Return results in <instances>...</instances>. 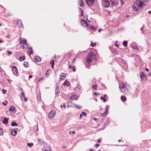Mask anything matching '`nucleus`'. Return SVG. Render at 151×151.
<instances>
[{"mask_svg":"<svg viewBox=\"0 0 151 151\" xmlns=\"http://www.w3.org/2000/svg\"><path fill=\"white\" fill-rule=\"evenodd\" d=\"M101 142V140L100 139H98L97 140V142L98 143H100Z\"/></svg>","mask_w":151,"mask_h":151,"instance_id":"nucleus-59","label":"nucleus"},{"mask_svg":"<svg viewBox=\"0 0 151 151\" xmlns=\"http://www.w3.org/2000/svg\"><path fill=\"white\" fill-rule=\"evenodd\" d=\"M110 2L111 3V5L112 6H116L118 4V2L117 1H114V0H111Z\"/></svg>","mask_w":151,"mask_h":151,"instance_id":"nucleus-11","label":"nucleus"},{"mask_svg":"<svg viewBox=\"0 0 151 151\" xmlns=\"http://www.w3.org/2000/svg\"><path fill=\"white\" fill-rule=\"evenodd\" d=\"M2 91L3 92V93L4 94H5L6 93V91L5 90H4V89H3L2 90Z\"/></svg>","mask_w":151,"mask_h":151,"instance_id":"nucleus-47","label":"nucleus"},{"mask_svg":"<svg viewBox=\"0 0 151 151\" xmlns=\"http://www.w3.org/2000/svg\"><path fill=\"white\" fill-rule=\"evenodd\" d=\"M121 99L122 101L123 102H124L126 101L127 98L125 96H121Z\"/></svg>","mask_w":151,"mask_h":151,"instance_id":"nucleus-22","label":"nucleus"},{"mask_svg":"<svg viewBox=\"0 0 151 151\" xmlns=\"http://www.w3.org/2000/svg\"><path fill=\"white\" fill-rule=\"evenodd\" d=\"M148 13L149 14H151V10H150V11H149L148 12Z\"/></svg>","mask_w":151,"mask_h":151,"instance_id":"nucleus-64","label":"nucleus"},{"mask_svg":"<svg viewBox=\"0 0 151 151\" xmlns=\"http://www.w3.org/2000/svg\"><path fill=\"white\" fill-rule=\"evenodd\" d=\"M70 98L72 100H73V99H76V100H77L76 96L75 95H72L70 97Z\"/></svg>","mask_w":151,"mask_h":151,"instance_id":"nucleus-23","label":"nucleus"},{"mask_svg":"<svg viewBox=\"0 0 151 151\" xmlns=\"http://www.w3.org/2000/svg\"><path fill=\"white\" fill-rule=\"evenodd\" d=\"M99 146V144H96L95 145V146L96 147H98Z\"/></svg>","mask_w":151,"mask_h":151,"instance_id":"nucleus-54","label":"nucleus"},{"mask_svg":"<svg viewBox=\"0 0 151 151\" xmlns=\"http://www.w3.org/2000/svg\"><path fill=\"white\" fill-rule=\"evenodd\" d=\"M7 53L9 55H11L12 54V52L11 51H10L9 50L7 51Z\"/></svg>","mask_w":151,"mask_h":151,"instance_id":"nucleus-45","label":"nucleus"},{"mask_svg":"<svg viewBox=\"0 0 151 151\" xmlns=\"http://www.w3.org/2000/svg\"><path fill=\"white\" fill-rule=\"evenodd\" d=\"M139 1V0H137L134 3L132 6L133 10L135 12H138L144 6L142 3Z\"/></svg>","mask_w":151,"mask_h":151,"instance_id":"nucleus-1","label":"nucleus"},{"mask_svg":"<svg viewBox=\"0 0 151 151\" xmlns=\"http://www.w3.org/2000/svg\"><path fill=\"white\" fill-rule=\"evenodd\" d=\"M101 31H102V29H99L98 30L99 32H100Z\"/></svg>","mask_w":151,"mask_h":151,"instance_id":"nucleus-63","label":"nucleus"},{"mask_svg":"<svg viewBox=\"0 0 151 151\" xmlns=\"http://www.w3.org/2000/svg\"><path fill=\"white\" fill-rule=\"evenodd\" d=\"M81 25L84 27H86L88 26V24L86 21L84 20H81Z\"/></svg>","mask_w":151,"mask_h":151,"instance_id":"nucleus-7","label":"nucleus"},{"mask_svg":"<svg viewBox=\"0 0 151 151\" xmlns=\"http://www.w3.org/2000/svg\"><path fill=\"white\" fill-rule=\"evenodd\" d=\"M25 59L24 56H21L19 58V60L20 61H23Z\"/></svg>","mask_w":151,"mask_h":151,"instance_id":"nucleus-27","label":"nucleus"},{"mask_svg":"<svg viewBox=\"0 0 151 151\" xmlns=\"http://www.w3.org/2000/svg\"><path fill=\"white\" fill-rule=\"evenodd\" d=\"M35 61L36 62H39L41 60V58L38 56H36L34 58Z\"/></svg>","mask_w":151,"mask_h":151,"instance_id":"nucleus-12","label":"nucleus"},{"mask_svg":"<svg viewBox=\"0 0 151 151\" xmlns=\"http://www.w3.org/2000/svg\"><path fill=\"white\" fill-rule=\"evenodd\" d=\"M60 93V90L59 88L57 87L55 90V94L56 95H58V94Z\"/></svg>","mask_w":151,"mask_h":151,"instance_id":"nucleus-26","label":"nucleus"},{"mask_svg":"<svg viewBox=\"0 0 151 151\" xmlns=\"http://www.w3.org/2000/svg\"><path fill=\"white\" fill-rule=\"evenodd\" d=\"M20 43H21L22 44H27V42L26 40H22L20 39Z\"/></svg>","mask_w":151,"mask_h":151,"instance_id":"nucleus-19","label":"nucleus"},{"mask_svg":"<svg viewBox=\"0 0 151 151\" xmlns=\"http://www.w3.org/2000/svg\"><path fill=\"white\" fill-rule=\"evenodd\" d=\"M12 68V72L14 75H16L17 76H18V75H17V74L18 72V69L17 67L15 66H13Z\"/></svg>","mask_w":151,"mask_h":151,"instance_id":"nucleus-6","label":"nucleus"},{"mask_svg":"<svg viewBox=\"0 0 151 151\" xmlns=\"http://www.w3.org/2000/svg\"><path fill=\"white\" fill-rule=\"evenodd\" d=\"M128 43V42L127 41H124L123 43V44L124 46H126L127 45V44Z\"/></svg>","mask_w":151,"mask_h":151,"instance_id":"nucleus-32","label":"nucleus"},{"mask_svg":"<svg viewBox=\"0 0 151 151\" xmlns=\"http://www.w3.org/2000/svg\"><path fill=\"white\" fill-rule=\"evenodd\" d=\"M115 46H116V47H119V45H118V44H115Z\"/></svg>","mask_w":151,"mask_h":151,"instance_id":"nucleus-60","label":"nucleus"},{"mask_svg":"<svg viewBox=\"0 0 151 151\" xmlns=\"http://www.w3.org/2000/svg\"><path fill=\"white\" fill-rule=\"evenodd\" d=\"M29 79L31 78H32V75H29Z\"/></svg>","mask_w":151,"mask_h":151,"instance_id":"nucleus-58","label":"nucleus"},{"mask_svg":"<svg viewBox=\"0 0 151 151\" xmlns=\"http://www.w3.org/2000/svg\"><path fill=\"white\" fill-rule=\"evenodd\" d=\"M74 105H75V106L76 108H78V109H81L82 108V107L81 106L78 105L74 104Z\"/></svg>","mask_w":151,"mask_h":151,"instance_id":"nucleus-30","label":"nucleus"},{"mask_svg":"<svg viewBox=\"0 0 151 151\" xmlns=\"http://www.w3.org/2000/svg\"><path fill=\"white\" fill-rule=\"evenodd\" d=\"M78 2L80 6L83 7L84 6V4L82 0H78Z\"/></svg>","mask_w":151,"mask_h":151,"instance_id":"nucleus-18","label":"nucleus"},{"mask_svg":"<svg viewBox=\"0 0 151 151\" xmlns=\"http://www.w3.org/2000/svg\"><path fill=\"white\" fill-rule=\"evenodd\" d=\"M70 84L69 82H68L67 80H65L63 83V85H65L67 86H69L70 85Z\"/></svg>","mask_w":151,"mask_h":151,"instance_id":"nucleus-20","label":"nucleus"},{"mask_svg":"<svg viewBox=\"0 0 151 151\" xmlns=\"http://www.w3.org/2000/svg\"><path fill=\"white\" fill-rule=\"evenodd\" d=\"M81 114L82 115H83L84 116H86L87 115V114L84 112H82Z\"/></svg>","mask_w":151,"mask_h":151,"instance_id":"nucleus-43","label":"nucleus"},{"mask_svg":"<svg viewBox=\"0 0 151 151\" xmlns=\"http://www.w3.org/2000/svg\"><path fill=\"white\" fill-rule=\"evenodd\" d=\"M119 88L121 90V92L123 93L124 94L127 95H129L130 93L128 90V88L126 87L124 84H120Z\"/></svg>","mask_w":151,"mask_h":151,"instance_id":"nucleus-3","label":"nucleus"},{"mask_svg":"<svg viewBox=\"0 0 151 151\" xmlns=\"http://www.w3.org/2000/svg\"><path fill=\"white\" fill-rule=\"evenodd\" d=\"M91 45L92 47H93L94 46H95L96 45V43H91Z\"/></svg>","mask_w":151,"mask_h":151,"instance_id":"nucleus-50","label":"nucleus"},{"mask_svg":"<svg viewBox=\"0 0 151 151\" xmlns=\"http://www.w3.org/2000/svg\"><path fill=\"white\" fill-rule=\"evenodd\" d=\"M33 129L36 132L38 130V125L34 126L33 127Z\"/></svg>","mask_w":151,"mask_h":151,"instance_id":"nucleus-29","label":"nucleus"},{"mask_svg":"<svg viewBox=\"0 0 151 151\" xmlns=\"http://www.w3.org/2000/svg\"><path fill=\"white\" fill-rule=\"evenodd\" d=\"M111 0H103L102 2V4L104 7H108L110 5Z\"/></svg>","mask_w":151,"mask_h":151,"instance_id":"nucleus-4","label":"nucleus"},{"mask_svg":"<svg viewBox=\"0 0 151 151\" xmlns=\"http://www.w3.org/2000/svg\"><path fill=\"white\" fill-rule=\"evenodd\" d=\"M79 12H81V13L80 14V16H83V11L82 9L80 8H79Z\"/></svg>","mask_w":151,"mask_h":151,"instance_id":"nucleus-24","label":"nucleus"},{"mask_svg":"<svg viewBox=\"0 0 151 151\" xmlns=\"http://www.w3.org/2000/svg\"><path fill=\"white\" fill-rule=\"evenodd\" d=\"M61 108H63V107H64L65 108L66 107V106L65 103L63 104V105H61L60 106Z\"/></svg>","mask_w":151,"mask_h":151,"instance_id":"nucleus-48","label":"nucleus"},{"mask_svg":"<svg viewBox=\"0 0 151 151\" xmlns=\"http://www.w3.org/2000/svg\"><path fill=\"white\" fill-rule=\"evenodd\" d=\"M23 65L24 67L27 68L29 66L28 63L27 62H25L24 63Z\"/></svg>","mask_w":151,"mask_h":151,"instance_id":"nucleus-28","label":"nucleus"},{"mask_svg":"<svg viewBox=\"0 0 151 151\" xmlns=\"http://www.w3.org/2000/svg\"><path fill=\"white\" fill-rule=\"evenodd\" d=\"M132 48L134 49H137V50L139 49L138 48V47L136 45L132 46Z\"/></svg>","mask_w":151,"mask_h":151,"instance_id":"nucleus-37","label":"nucleus"},{"mask_svg":"<svg viewBox=\"0 0 151 151\" xmlns=\"http://www.w3.org/2000/svg\"><path fill=\"white\" fill-rule=\"evenodd\" d=\"M87 4L88 6H91L94 3V0H86Z\"/></svg>","mask_w":151,"mask_h":151,"instance_id":"nucleus-9","label":"nucleus"},{"mask_svg":"<svg viewBox=\"0 0 151 151\" xmlns=\"http://www.w3.org/2000/svg\"><path fill=\"white\" fill-rule=\"evenodd\" d=\"M93 94H94V95L96 96V95H99V93H96V92H94L93 93Z\"/></svg>","mask_w":151,"mask_h":151,"instance_id":"nucleus-51","label":"nucleus"},{"mask_svg":"<svg viewBox=\"0 0 151 151\" xmlns=\"http://www.w3.org/2000/svg\"><path fill=\"white\" fill-rule=\"evenodd\" d=\"M83 116V115L81 114L80 115V116H79V118L80 119H81L82 116Z\"/></svg>","mask_w":151,"mask_h":151,"instance_id":"nucleus-56","label":"nucleus"},{"mask_svg":"<svg viewBox=\"0 0 151 151\" xmlns=\"http://www.w3.org/2000/svg\"><path fill=\"white\" fill-rule=\"evenodd\" d=\"M56 114V111L54 110H52L48 114V117L50 119L53 118Z\"/></svg>","mask_w":151,"mask_h":151,"instance_id":"nucleus-5","label":"nucleus"},{"mask_svg":"<svg viewBox=\"0 0 151 151\" xmlns=\"http://www.w3.org/2000/svg\"><path fill=\"white\" fill-rule=\"evenodd\" d=\"M97 86V84H95L94 85H92V87L93 88L96 89Z\"/></svg>","mask_w":151,"mask_h":151,"instance_id":"nucleus-33","label":"nucleus"},{"mask_svg":"<svg viewBox=\"0 0 151 151\" xmlns=\"http://www.w3.org/2000/svg\"><path fill=\"white\" fill-rule=\"evenodd\" d=\"M27 145L28 146L31 147L33 145V144L32 143H28L27 144Z\"/></svg>","mask_w":151,"mask_h":151,"instance_id":"nucleus-35","label":"nucleus"},{"mask_svg":"<svg viewBox=\"0 0 151 151\" xmlns=\"http://www.w3.org/2000/svg\"><path fill=\"white\" fill-rule=\"evenodd\" d=\"M72 70H73V72H75L76 70V68H75V67L74 66H73V67H72Z\"/></svg>","mask_w":151,"mask_h":151,"instance_id":"nucleus-46","label":"nucleus"},{"mask_svg":"<svg viewBox=\"0 0 151 151\" xmlns=\"http://www.w3.org/2000/svg\"><path fill=\"white\" fill-rule=\"evenodd\" d=\"M47 75H49V74L47 73V71L46 72V74H45V76L46 77H48L49 76H47Z\"/></svg>","mask_w":151,"mask_h":151,"instance_id":"nucleus-53","label":"nucleus"},{"mask_svg":"<svg viewBox=\"0 0 151 151\" xmlns=\"http://www.w3.org/2000/svg\"><path fill=\"white\" fill-rule=\"evenodd\" d=\"M101 100H103L104 102L106 101V98H104L103 96H101Z\"/></svg>","mask_w":151,"mask_h":151,"instance_id":"nucleus-34","label":"nucleus"},{"mask_svg":"<svg viewBox=\"0 0 151 151\" xmlns=\"http://www.w3.org/2000/svg\"><path fill=\"white\" fill-rule=\"evenodd\" d=\"M129 151H134V149H131L129 150Z\"/></svg>","mask_w":151,"mask_h":151,"instance_id":"nucleus-62","label":"nucleus"},{"mask_svg":"<svg viewBox=\"0 0 151 151\" xmlns=\"http://www.w3.org/2000/svg\"><path fill=\"white\" fill-rule=\"evenodd\" d=\"M141 79L143 80L146 79V77L145 73L142 72H141L140 74Z\"/></svg>","mask_w":151,"mask_h":151,"instance_id":"nucleus-8","label":"nucleus"},{"mask_svg":"<svg viewBox=\"0 0 151 151\" xmlns=\"http://www.w3.org/2000/svg\"><path fill=\"white\" fill-rule=\"evenodd\" d=\"M72 133L73 134H75V131H73L72 132Z\"/></svg>","mask_w":151,"mask_h":151,"instance_id":"nucleus-61","label":"nucleus"},{"mask_svg":"<svg viewBox=\"0 0 151 151\" xmlns=\"http://www.w3.org/2000/svg\"><path fill=\"white\" fill-rule=\"evenodd\" d=\"M43 79V77H42V78H39V79L38 80V82H40Z\"/></svg>","mask_w":151,"mask_h":151,"instance_id":"nucleus-49","label":"nucleus"},{"mask_svg":"<svg viewBox=\"0 0 151 151\" xmlns=\"http://www.w3.org/2000/svg\"><path fill=\"white\" fill-rule=\"evenodd\" d=\"M44 151H51V148L50 147L47 146L43 148Z\"/></svg>","mask_w":151,"mask_h":151,"instance_id":"nucleus-17","label":"nucleus"},{"mask_svg":"<svg viewBox=\"0 0 151 151\" xmlns=\"http://www.w3.org/2000/svg\"><path fill=\"white\" fill-rule=\"evenodd\" d=\"M50 64L51 65H54V60H52L50 61Z\"/></svg>","mask_w":151,"mask_h":151,"instance_id":"nucleus-42","label":"nucleus"},{"mask_svg":"<svg viewBox=\"0 0 151 151\" xmlns=\"http://www.w3.org/2000/svg\"><path fill=\"white\" fill-rule=\"evenodd\" d=\"M76 87L79 90L81 88V86L79 83L77 84Z\"/></svg>","mask_w":151,"mask_h":151,"instance_id":"nucleus-36","label":"nucleus"},{"mask_svg":"<svg viewBox=\"0 0 151 151\" xmlns=\"http://www.w3.org/2000/svg\"><path fill=\"white\" fill-rule=\"evenodd\" d=\"M95 55L92 52H90L86 58V61L87 64H89L92 60L95 58Z\"/></svg>","mask_w":151,"mask_h":151,"instance_id":"nucleus-2","label":"nucleus"},{"mask_svg":"<svg viewBox=\"0 0 151 151\" xmlns=\"http://www.w3.org/2000/svg\"><path fill=\"white\" fill-rule=\"evenodd\" d=\"M90 28L91 30H96V28H95V26H92V25L91 26H90Z\"/></svg>","mask_w":151,"mask_h":151,"instance_id":"nucleus-38","label":"nucleus"},{"mask_svg":"<svg viewBox=\"0 0 151 151\" xmlns=\"http://www.w3.org/2000/svg\"><path fill=\"white\" fill-rule=\"evenodd\" d=\"M2 103L4 106H6L8 102L6 101H5V102H3Z\"/></svg>","mask_w":151,"mask_h":151,"instance_id":"nucleus-40","label":"nucleus"},{"mask_svg":"<svg viewBox=\"0 0 151 151\" xmlns=\"http://www.w3.org/2000/svg\"><path fill=\"white\" fill-rule=\"evenodd\" d=\"M17 134V131L16 130L13 129L11 131V134L14 136H15Z\"/></svg>","mask_w":151,"mask_h":151,"instance_id":"nucleus-15","label":"nucleus"},{"mask_svg":"<svg viewBox=\"0 0 151 151\" xmlns=\"http://www.w3.org/2000/svg\"><path fill=\"white\" fill-rule=\"evenodd\" d=\"M24 101H27V98H26L25 97H25H24Z\"/></svg>","mask_w":151,"mask_h":151,"instance_id":"nucleus-57","label":"nucleus"},{"mask_svg":"<svg viewBox=\"0 0 151 151\" xmlns=\"http://www.w3.org/2000/svg\"><path fill=\"white\" fill-rule=\"evenodd\" d=\"M139 1L142 3V4L144 5H145L146 4V3L148 2L149 1V0H139Z\"/></svg>","mask_w":151,"mask_h":151,"instance_id":"nucleus-16","label":"nucleus"},{"mask_svg":"<svg viewBox=\"0 0 151 151\" xmlns=\"http://www.w3.org/2000/svg\"><path fill=\"white\" fill-rule=\"evenodd\" d=\"M107 114V112H105L104 113L102 114H101V116H105V115H106Z\"/></svg>","mask_w":151,"mask_h":151,"instance_id":"nucleus-44","label":"nucleus"},{"mask_svg":"<svg viewBox=\"0 0 151 151\" xmlns=\"http://www.w3.org/2000/svg\"><path fill=\"white\" fill-rule=\"evenodd\" d=\"M3 130L2 128H0V135H1L3 134Z\"/></svg>","mask_w":151,"mask_h":151,"instance_id":"nucleus-39","label":"nucleus"},{"mask_svg":"<svg viewBox=\"0 0 151 151\" xmlns=\"http://www.w3.org/2000/svg\"><path fill=\"white\" fill-rule=\"evenodd\" d=\"M27 51L29 53L30 55L33 54V51L32 47H29Z\"/></svg>","mask_w":151,"mask_h":151,"instance_id":"nucleus-14","label":"nucleus"},{"mask_svg":"<svg viewBox=\"0 0 151 151\" xmlns=\"http://www.w3.org/2000/svg\"><path fill=\"white\" fill-rule=\"evenodd\" d=\"M21 95L24 97H25V95L24 92H22L21 93Z\"/></svg>","mask_w":151,"mask_h":151,"instance_id":"nucleus-52","label":"nucleus"},{"mask_svg":"<svg viewBox=\"0 0 151 151\" xmlns=\"http://www.w3.org/2000/svg\"><path fill=\"white\" fill-rule=\"evenodd\" d=\"M120 1L122 5H123V1L122 0H120Z\"/></svg>","mask_w":151,"mask_h":151,"instance_id":"nucleus-55","label":"nucleus"},{"mask_svg":"<svg viewBox=\"0 0 151 151\" xmlns=\"http://www.w3.org/2000/svg\"><path fill=\"white\" fill-rule=\"evenodd\" d=\"M108 108H109V106L108 105H106V111L105 112L107 113V111L108 110Z\"/></svg>","mask_w":151,"mask_h":151,"instance_id":"nucleus-41","label":"nucleus"},{"mask_svg":"<svg viewBox=\"0 0 151 151\" xmlns=\"http://www.w3.org/2000/svg\"><path fill=\"white\" fill-rule=\"evenodd\" d=\"M8 119L7 118H4L3 121V122L4 124H6L8 123Z\"/></svg>","mask_w":151,"mask_h":151,"instance_id":"nucleus-25","label":"nucleus"},{"mask_svg":"<svg viewBox=\"0 0 151 151\" xmlns=\"http://www.w3.org/2000/svg\"><path fill=\"white\" fill-rule=\"evenodd\" d=\"M65 74L63 73H62L60 74V78L61 80H63L65 79Z\"/></svg>","mask_w":151,"mask_h":151,"instance_id":"nucleus-13","label":"nucleus"},{"mask_svg":"<svg viewBox=\"0 0 151 151\" xmlns=\"http://www.w3.org/2000/svg\"><path fill=\"white\" fill-rule=\"evenodd\" d=\"M17 24L19 27L23 28V26L22 24V22L20 20H17Z\"/></svg>","mask_w":151,"mask_h":151,"instance_id":"nucleus-10","label":"nucleus"},{"mask_svg":"<svg viewBox=\"0 0 151 151\" xmlns=\"http://www.w3.org/2000/svg\"><path fill=\"white\" fill-rule=\"evenodd\" d=\"M15 109V107L14 106H11L9 109V110L10 111H14Z\"/></svg>","mask_w":151,"mask_h":151,"instance_id":"nucleus-21","label":"nucleus"},{"mask_svg":"<svg viewBox=\"0 0 151 151\" xmlns=\"http://www.w3.org/2000/svg\"><path fill=\"white\" fill-rule=\"evenodd\" d=\"M11 125L13 126H17L18 125L15 122H12Z\"/></svg>","mask_w":151,"mask_h":151,"instance_id":"nucleus-31","label":"nucleus"}]
</instances>
